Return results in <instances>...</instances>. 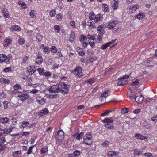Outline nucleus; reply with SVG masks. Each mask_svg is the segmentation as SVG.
<instances>
[{
	"label": "nucleus",
	"instance_id": "f257e3e1",
	"mask_svg": "<svg viewBox=\"0 0 157 157\" xmlns=\"http://www.w3.org/2000/svg\"><path fill=\"white\" fill-rule=\"evenodd\" d=\"M113 121L111 118H106L102 120V122L105 124V127L109 129H111L113 128Z\"/></svg>",
	"mask_w": 157,
	"mask_h": 157
},
{
	"label": "nucleus",
	"instance_id": "f03ea898",
	"mask_svg": "<svg viewBox=\"0 0 157 157\" xmlns=\"http://www.w3.org/2000/svg\"><path fill=\"white\" fill-rule=\"evenodd\" d=\"M129 77V75H125L121 77L118 79L117 85L122 86L126 84L128 82L127 79Z\"/></svg>",
	"mask_w": 157,
	"mask_h": 157
},
{
	"label": "nucleus",
	"instance_id": "7ed1b4c3",
	"mask_svg": "<svg viewBox=\"0 0 157 157\" xmlns=\"http://www.w3.org/2000/svg\"><path fill=\"white\" fill-rule=\"evenodd\" d=\"M92 136L90 133H87L84 137V143L87 145H90L92 143Z\"/></svg>",
	"mask_w": 157,
	"mask_h": 157
},
{
	"label": "nucleus",
	"instance_id": "20e7f679",
	"mask_svg": "<svg viewBox=\"0 0 157 157\" xmlns=\"http://www.w3.org/2000/svg\"><path fill=\"white\" fill-rule=\"evenodd\" d=\"M11 57L12 56L10 54H9L7 56H6L5 54H0V63H2L3 62H5L8 63Z\"/></svg>",
	"mask_w": 157,
	"mask_h": 157
},
{
	"label": "nucleus",
	"instance_id": "39448f33",
	"mask_svg": "<svg viewBox=\"0 0 157 157\" xmlns=\"http://www.w3.org/2000/svg\"><path fill=\"white\" fill-rule=\"evenodd\" d=\"M59 87L60 92H61L63 94H65L68 92L69 88L68 85H66L63 83H62L59 84Z\"/></svg>",
	"mask_w": 157,
	"mask_h": 157
},
{
	"label": "nucleus",
	"instance_id": "423d86ee",
	"mask_svg": "<svg viewBox=\"0 0 157 157\" xmlns=\"http://www.w3.org/2000/svg\"><path fill=\"white\" fill-rule=\"evenodd\" d=\"M82 69L81 67L78 66L75 69L72 71V72L77 77H80L83 76L82 73Z\"/></svg>",
	"mask_w": 157,
	"mask_h": 157
},
{
	"label": "nucleus",
	"instance_id": "0eeeda50",
	"mask_svg": "<svg viewBox=\"0 0 157 157\" xmlns=\"http://www.w3.org/2000/svg\"><path fill=\"white\" fill-rule=\"evenodd\" d=\"M48 91L50 93H56L60 92L59 89V84L58 85H53L51 86L49 89Z\"/></svg>",
	"mask_w": 157,
	"mask_h": 157
},
{
	"label": "nucleus",
	"instance_id": "6e6552de",
	"mask_svg": "<svg viewBox=\"0 0 157 157\" xmlns=\"http://www.w3.org/2000/svg\"><path fill=\"white\" fill-rule=\"evenodd\" d=\"M134 99L136 102L138 103H140L143 100L144 97L140 93H137L136 94V96Z\"/></svg>",
	"mask_w": 157,
	"mask_h": 157
},
{
	"label": "nucleus",
	"instance_id": "1a4fd4ad",
	"mask_svg": "<svg viewBox=\"0 0 157 157\" xmlns=\"http://www.w3.org/2000/svg\"><path fill=\"white\" fill-rule=\"evenodd\" d=\"M25 90H24L21 94L17 96L20 100L22 101L25 100L29 98V96L26 94L25 93Z\"/></svg>",
	"mask_w": 157,
	"mask_h": 157
},
{
	"label": "nucleus",
	"instance_id": "9d476101",
	"mask_svg": "<svg viewBox=\"0 0 157 157\" xmlns=\"http://www.w3.org/2000/svg\"><path fill=\"white\" fill-rule=\"evenodd\" d=\"M117 24V22L115 20H113L112 22L107 24L106 27L109 29H112Z\"/></svg>",
	"mask_w": 157,
	"mask_h": 157
},
{
	"label": "nucleus",
	"instance_id": "9b49d317",
	"mask_svg": "<svg viewBox=\"0 0 157 157\" xmlns=\"http://www.w3.org/2000/svg\"><path fill=\"white\" fill-rule=\"evenodd\" d=\"M43 61V60L40 53L38 54L35 59V63L36 64L40 65L42 63Z\"/></svg>",
	"mask_w": 157,
	"mask_h": 157
},
{
	"label": "nucleus",
	"instance_id": "f8f14e48",
	"mask_svg": "<svg viewBox=\"0 0 157 157\" xmlns=\"http://www.w3.org/2000/svg\"><path fill=\"white\" fill-rule=\"evenodd\" d=\"M46 100V98L42 97L40 96L36 98V100L38 104L41 105H43Z\"/></svg>",
	"mask_w": 157,
	"mask_h": 157
},
{
	"label": "nucleus",
	"instance_id": "ddd939ff",
	"mask_svg": "<svg viewBox=\"0 0 157 157\" xmlns=\"http://www.w3.org/2000/svg\"><path fill=\"white\" fill-rule=\"evenodd\" d=\"M40 48L43 49V52L46 54H48L49 52L50 49L48 47H47L44 45V44H42L40 45Z\"/></svg>",
	"mask_w": 157,
	"mask_h": 157
},
{
	"label": "nucleus",
	"instance_id": "4468645a",
	"mask_svg": "<svg viewBox=\"0 0 157 157\" xmlns=\"http://www.w3.org/2000/svg\"><path fill=\"white\" fill-rule=\"evenodd\" d=\"M49 111L48 109L47 108H45L41 111L40 112L38 113V115L40 116H42L48 113Z\"/></svg>",
	"mask_w": 157,
	"mask_h": 157
},
{
	"label": "nucleus",
	"instance_id": "2eb2a0df",
	"mask_svg": "<svg viewBox=\"0 0 157 157\" xmlns=\"http://www.w3.org/2000/svg\"><path fill=\"white\" fill-rule=\"evenodd\" d=\"M110 94V92L108 90H107L104 92H103L101 95L100 99H101V98L102 97H104V98H106L107 97L109 96V95Z\"/></svg>",
	"mask_w": 157,
	"mask_h": 157
},
{
	"label": "nucleus",
	"instance_id": "dca6fc26",
	"mask_svg": "<svg viewBox=\"0 0 157 157\" xmlns=\"http://www.w3.org/2000/svg\"><path fill=\"white\" fill-rule=\"evenodd\" d=\"M135 137L136 139L140 140H144L147 139V137L145 136H143L140 134H136L135 135Z\"/></svg>",
	"mask_w": 157,
	"mask_h": 157
},
{
	"label": "nucleus",
	"instance_id": "f3484780",
	"mask_svg": "<svg viewBox=\"0 0 157 157\" xmlns=\"http://www.w3.org/2000/svg\"><path fill=\"white\" fill-rule=\"evenodd\" d=\"M12 40L10 39H7L4 41L3 46L4 47H7L11 43Z\"/></svg>",
	"mask_w": 157,
	"mask_h": 157
},
{
	"label": "nucleus",
	"instance_id": "a211bd4d",
	"mask_svg": "<svg viewBox=\"0 0 157 157\" xmlns=\"http://www.w3.org/2000/svg\"><path fill=\"white\" fill-rule=\"evenodd\" d=\"M13 128H5L4 129H1V132H3V133L9 134L12 132Z\"/></svg>",
	"mask_w": 157,
	"mask_h": 157
},
{
	"label": "nucleus",
	"instance_id": "6ab92c4d",
	"mask_svg": "<svg viewBox=\"0 0 157 157\" xmlns=\"http://www.w3.org/2000/svg\"><path fill=\"white\" fill-rule=\"evenodd\" d=\"M95 18L94 21L95 23H96L98 21H101L102 20V17L101 15L99 14H97L96 15V16H95Z\"/></svg>",
	"mask_w": 157,
	"mask_h": 157
},
{
	"label": "nucleus",
	"instance_id": "aec40b11",
	"mask_svg": "<svg viewBox=\"0 0 157 157\" xmlns=\"http://www.w3.org/2000/svg\"><path fill=\"white\" fill-rule=\"evenodd\" d=\"M75 38V32L72 31L71 32V34L70 36L69 41L71 43H72L74 42V40Z\"/></svg>",
	"mask_w": 157,
	"mask_h": 157
},
{
	"label": "nucleus",
	"instance_id": "412c9836",
	"mask_svg": "<svg viewBox=\"0 0 157 157\" xmlns=\"http://www.w3.org/2000/svg\"><path fill=\"white\" fill-rule=\"evenodd\" d=\"M138 80H136L135 81L133 82L132 84L129 86V90H130L132 88H135V86L138 85Z\"/></svg>",
	"mask_w": 157,
	"mask_h": 157
},
{
	"label": "nucleus",
	"instance_id": "4be33fe9",
	"mask_svg": "<svg viewBox=\"0 0 157 157\" xmlns=\"http://www.w3.org/2000/svg\"><path fill=\"white\" fill-rule=\"evenodd\" d=\"M27 71L29 72V74L31 75L35 71L36 69L35 67L33 66H30L28 67Z\"/></svg>",
	"mask_w": 157,
	"mask_h": 157
},
{
	"label": "nucleus",
	"instance_id": "5701e85b",
	"mask_svg": "<svg viewBox=\"0 0 157 157\" xmlns=\"http://www.w3.org/2000/svg\"><path fill=\"white\" fill-rule=\"evenodd\" d=\"M117 154V152L110 151L108 153V155L109 157H116Z\"/></svg>",
	"mask_w": 157,
	"mask_h": 157
},
{
	"label": "nucleus",
	"instance_id": "b1692460",
	"mask_svg": "<svg viewBox=\"0 0 157 157\" xmlns=\"http://www.w3.org/2000/svg\"><path fill=\"white\" fill-rule=\"evenodd\" d=\"M0 82L5 84H8L10 83V81L4 78H0Z\"/></svg>",
	"mask_w": 157,
	"mask_h": 157
},
{
	"label": "nucleus",
	"instance_id": "393cba45",
	"mask_svg": "<svg viewBox=\"0 0 157 157\" xmlns=\"http://www.w3.org/2000/svg\"><path fill=\"white\" fill-rule=\"evenodd\" d=\"M77 51L79 55L81 56H84L85 53L82 48L79 47H77Z\"/></svg>",
	"mask_w": 157,
	"mask_h": 157
},
{
	"label": "nucleus",
	"instance_id": "a878e982",
	"mask_svg": "<svg viewBox=\"0 0 157 157\" xmlns=\"http://www.w3.org/2000/svg\"><path fill=\"white\" fill-rule=\"evenodd\" d=\"M18 4L23 9H25L27 8L26 4L22 1H19Z\"/></svg>",
	"mask_w": 157,
	"mask_h": 157
},
{
	"label": "nucleus",
	"instance_id": "bb28decb",
	"mask_svg": "<svg viewBox=\"0 0 157 157\" xmlns=\"http://www.w3.org/2000/svg\"><path fill=\"white\" fill-rule=\"evenodd\" d=\"M114 3L112 5V8L114 10H116L118 7V0H113Z\"/></svg>",
	"mask_w": 157,
	"mask_h": 157
},
{
	"label": "nucleus",
	"instance_id": "cd10ccee",
	"mask_svg": "<svg viewBox=\"0 0 157 157\" xmlns=\"http://www.w3.org/2000/svg\"><path fill=\"white\" fill-rule=\"evenodd\" d=\"M1 120L0 121L2 123L6 124L9 121V118L7 117H0Z\"/></svg>",
	"mask_w": 157,
	"mask_h": 157
},
{
	"label": "nucleus",
	"instance_id": "c85d7f7f",
	"mask_svg": "<svg viewBox=\"0 0 157 157\" xmlns=\"http://www.w3.org/2000/svg\"><path fill=\"white\" fill-rule=\"evenodd\" d=\"M36 11L34 10H31L29 12V15L32 18H35L36 17Z\"/></svg>",
	"mask_w": 157,
	"mask_h": 157
},
{
	"label": "nucleus",
	"instance_id": "c756f323",
	"mask_svg": "<svg viewBox=\"0 0 157 157\" xmlns=\"http://www.w3.org/2000/svg\"><path fill=\"white\" fill-rule=\"evenodd\" d=\"M29 123L28 121H23L22 122V124H21L20 127L21 128H24L29 124Z\"/></svg>",
	"mask_w": 157,
	"mask_h": 157
},
{
	"label": "nucleus",
	"instance_id": "7c9ffc66",
	"mask_svg": "<svg viewBox=\"0 0 157 157\" xmlns=\"http://www.w3.org/2000/svg\"><path fill=\"white\" fill-rule=\"evenodd\" d=\"M0 143L2 145L7 144V142L5 137H0Z\"/></svg>",
	"mask_w": 157,
	"mask_h": 157
},
{
	"label": "nucleus",
	"instance_id": "2f4dec72",
	"mask_svg": "<svg viewBox=\"0 0 157 157\" xmlns=\"http://www.w3.org/2000/svg\"><path fill=\"white\" fill-rule=\"evenodd\" d=\"M134 92L132 90L128 92L127 93V96L130 99H133L134 97Z\"/></svg>",
	"mask_w": 157,
	"mask_h": 157
},
{
	"label": "nucleus",
	"instance_id": "473e14b6",
	"mask_svg": "<svg viewBox=\"0 0 157 157\" xmlns=\"http://www.w3.org/2000/svg\"><path fill=\"white\" fill-rule=\"evenodd\" d=\"M20 29V27L18 25H13L11 28L10 30L12 31H19Z\"/></svg>",
	"mask_w": 157,
	"mask_h": 157
},
{
	"label": "nucleus",
	"instance_id": "72a5a7b5",
	"mask_svg": "<svg viewBox=\"0 0 157 157\" xmlns=\"http://www.w3.org/2000/svg\"><path fill=\"white\" fill-rule=\"evenodd\" d=\"M81 152L79 150H76L74 151L73 153V155L75 157H78L80 155Z\"/></svg>",
	"mask_w": 157,
	"mask_h": 157
},
{
	"label": "nucleus",
	"instance_id": "f704fd0d",
	"mask_svg": "<svg viewBox=\"0 0 157 157\" xmlns=\"http://www.w3.org/2000/svg\"><path fill=\"white\" fill-rule=\"evenodd\" d=\"M95 16L96 15L94 14L93 12H91L89 14V20L92 21L93 20H94L95 18Z\"/></svg>",
	"mask_w": 157,
	"mask_h": 157
},
{
	"label": "nucleus",
	"instance_id": "c9c22d12",
	"mask_svg": "<svg viewBox=\"0 0 157 157\" xmlns=\"http://www.w3.org/2000/svg\"><path fill=\"white\" fill-rule=\"evenodd\" d=\"M31 78V77L29 76H27V75H25L23 76L22 78L24 80L28 82H29L32 80Z\"/></svg>",
	"mask_w": 157,
	"mask_h": 157
},
{
	"label": "nucleus",
	"instance_id": "e433bc0d",
	"mask_svg": "<svg viewBox=\"0 0 157 157\" xmlns=\"http://www.w3.org/2000/svg\"><path fill=\"white\" fill-rule=\"evenodd\" d=\"M134 151L133 154L134 155H141L143 153L141 151L137 149L134 150Z\"/></svg>",
	"mask_w": 157,
	"mask_h": 157
},
{
	"label": "nucleus",
	"instance_id": "4c0bfd02",
	"mask_svg": "<svg viewBox=\"0 0 157 157\" xmlns=\"http://www.w3.org/2000/svg\"><path fill=\"white\" fill-rule=\"evenodd\" d=\"M48 150V147L46 146L43 147L41 149L40 151L42 154H44Z\"/></svg>",
	"mask_w": 157,
	"mask_h": 157
},
{
	"label": "nucleus",
	"instance_id": "58836bf2",
	"mask_svg": "<svg viewBox=\"0 0 157 157\" xmlns=\"http://www.w3.org/2000/svg\"><path fill=\"white\" fill-rule=\"evenodd\" d=\"M57 135L62 138H64V132L62 130L59 131L57 133Z\"/></svg>",
	"mask_w": 157,
	"mask_h": 157
},
{
	"label": "nucleus",
	"instance_id": "ea45409f",
	"mask_svg": "<svg viewBox=\"0 0 157 157\" xmlns=\"http://www.w3.org/2000/svg\"><path fill=\"white\" fill-rule=\"evenodd\" d=\"M97 33L100 35H103L104 33V29H101L98 27L97 29Z\"/></svg>",
	"mask_w": 157,
	"mask_h": 157
},
{
	"label": "nucleus",
	"instance_id": "a19ab883",
	"mask_svg": "<svg viewBox=\"0 0 157 157\" xmlns=\"http://www.w3.org/2000/svg\"><path fill=\"white\" fill-rule=\"evenodd\" d=\"M54 29L56 32L58 33L60 32L61 28L59 25H55L54 26Z\"/></svg>",
	"mask_w": 157,
	"mask_h": 157
},
{
	"label": "nucleus",
	"instance_id": "79ce46f5",
	"mask_svg": "<svg viewBox=\"0 0 157 157\" xmlns=\"http://www.w3.org/2000/svg\"><path fill=\"white\" fill-rule=\"evenodd\" d=\"M102 8H103V10L104 12H107L108 11V6L107 4H103Z\"/></svg>",
	"mask_w": 157,
	"mask_h": 157
},
{
	"label": "nucleus",
	"instance_id": "37998d69",
	"mask_svg": "<svg viewBox=\"0 0 157 157\" xmlns=\"http://www.w3.org/2000/svg\"><path fill=\"white\" fill-rule=\"evenodd\" d=\"M110 43L109 42L101 46V48L103 50L105 49L110 45Z\"/></svg>",
	"mask_w": 157,
	"mask_h": 157
},
{
	"label": "nucleus",
	"instance_id": "c03bdc74",
	"mask_svg": "<svg viewBox=\"0 0 157 157\" xmlns=\"http://www.w3.org/2000/svg\"><path fill=\"white\" fill-rule=\"evenodd\" d=\"M3 71L5 73H7L9 72H10L11 71V67H7L4 68Z\"/></svg>",
	"mask_w": 157,
	"mask_h": 157
},
{
	"label": "nucleus",
	"instance_id": "a18cd8bd",
	"mask_svg": "<svg viewBox=\"0 0 157 157\" xmlns=\"http://www.w3.org/2000/svg\"><path fill=\"white\" fill-rule=\"evenodd\" d=\"M87 39V37L84 35L81 36V38L80 39V41L81 42H83V41L86 40Z\"/></svg>",
	"mask_w": 157,
	"mask_h": 157
},
{
	"label": "nucleus",
	"instance_id": "49530a36",
	"mask_svg": "<svg viewBox=\"0 0 157 157\" xmlns=\"http://www.w3.org/2000/svg\"><path fill=\"white\" fill-rule=\"evenodd\" d=\"M139 6L138 4L133 6H130V9L132 10H135L138 8Z\"/></svg>",
	"mask_w": 157,
	"mask_h": 157
},
{
	"label": "nucleus",
	"instance_id": "de8ad7c7",
	"mask_svg": "<svg viewBox=\"0 0 157 157\" xmlns=\"http://www.w3.org/2000/svg\"><path fill=\"white\" fill-rule=\"evenodd\" d=\"M86 25L89 26H92L93 25H95L94 23L92 21L90 20H89L87 22Z\"/></svg>",
	"mask_w": 157,
	"mask_h": 157
},
{
	"label": "nucleus",
	"instance_id": "09e8293b",
	"mask_svg": "<svg viewBox=\"0 0 157 157\" xmlns=\"http://www.w3.org/2000/svg\"><path fill=\"white\" fill-rule=\"evenodd\" d=\"M56 14V11L54 10H51L49 13V15L51 17H54Z\"/></svg>",
	"mask_w": 157,
	"mask_h": 157
},
{
	"label": "nucleus",
	"instance_id": "8fccbe9b",
	"mask_svg": "<svg viewBox=\"0 0 157 157\" xmlns=\"http://www.w3.org/2000/svg\"><path fill=\"white\" fill-rule=\"evenodd\" d=\"M84 135L83 133L81 132L78 134L76 137V139L79 140L80 139L82 138L83 136Z\"/></svg>",
	"mask_w": 157,
	"mask_h": 157
},
{
	"label": "nucleus",
	"instance_id": "3c124183",
	"mask_svg": "<svg viewBox=\"0 0 157 157\" xmlns=\"http://www.w3.org/2000/svg\"><path fill=\"white\" fill-rule=\"evenodd\" d=\"M141 155L147 157H151L152 156V154L149 152L143 153L142 154H141Z\"/></svg>",
	"mask_w": 157,
	"mask_h": 157
},
{
	"label": "nucleus",
	"instance_id": "603ef678",
	"mask_svg": "<svg viewBox=\"0 0 157 157\" xmlns=\"http://www.w3.org/2000/svg\"><path fill=\"white\" fill-rule=\"evenodd\" d=\"M37 71L40 74L44 75V69L40 68L37 69Z\"/></svg>",
	"mask_w": 157,
	"mask_h": 157
},
{
	"label": "nucleus",
	"instance_id": "864d4df0",
	"mask_svg": "<svg viewBox=\"0 0 157 157\" xmlns=\"http://www.w3.org/2000/svg\"><path fill=\"white\" fill-rule=\"evenodd\" d=\"M2 11L3 16L6 18H9V15L8 14V12L7 10L6 11L5 10H2Z\"/></svg>",
	"mask_w": 157,
	"mask_h": 157
},
{
	"label": "nucleus",
	"instance_id": "5fc2aeb1",
	"mask_svg": "<svg viewBox=\"0 0 157 157\" xmlns=\"http://www.w3.org/2000/svg\"><path fill=\"white\" fill-rule=\"evenodd\" d=\"M13 87L14 90H18L21 89V86L19 84H17L13 86Z\"/></svg>",
	"mask_w": 157,
	"mask_h": 157
},
{
	"label": "nucleus",
	"instance_id": "6e6d98bb",
	"mask_svg": "<svg viewBox=\"0 0 157 157\" xmlns=\"http://www.w3.org/2000/svg\"><path fill=\"white\" fill-rule=\"evenodd\" d=\"M36 39L39 41H40L42 39V36L40 34H37L36 36Z\"/></svg>",
	"mask_w": 157,
	"mask_h": 157
},
{
	"label": "nucleus",
	"instance_id": "4d7b16f0",
	"mask_svg": "<svg viewBox=\"0 0 157 157\" xmlns=\"http://www.w3.org/2000/svg\"><path fill=\"white\" fill-rule=\"evenodd\" d=\"M25 42V40L24 38H20L18 39V43L19 44L22 45Z\"/></svg>",
	"mask_w": 157,
	"mask_h": 157
},
{
	"label": "nucleus",
	"instance_id": "13d9d810",
	"mask_svg": "<svg viewBox=\"0 0 157 157\" xmlns=\"http://www.w3.org/2000/svg\"><path fill=\"white\" fill-rule=\"evenodd\" d=\"M144 17V15L143 13H140L136 16L137 18L140 19H142Z\"/></svg>",
	"mask_w": 157,
	"mask_h": 157
},
{
	"label": "nucleus",
	"instance_id": "bf43d9fd",
	"mask_svg": "<svg viewBox=\"0 0 157 157\" xmlns=\"http://www.w3.org/2000/svg\"><path fill=\"white\" fill-rule=\"evenodd\" d=\"M56 18L57 20H61L62 18V15L61 13L57 14L56 17Z\"/></svg>",
	"mask_w": 157,
	"mask_h": 157
},
{
	"label": "nucleus",
	"instance_id": "052dcab7",
	"mask_svg": "<svg viewBox=\"0 0 157 157\" xmlns=\"http://www.w3.org/2000/svg\"><path fill=\"white\" fill-rule=\"evenodd\" d=\"M39 90L36 89H33L30 90V91L29 92L31 94H35L37 93Z\"/></svg>",
	"mask_w": 157,
	"mask_h": 157
},
{
	"label": "nucleus",
	"instance_id": "680f3d73",
	"mask_svg": "<svg viewBox=\"0 0 157 157\" xmlns=\"http://www.w3.org/2000/svg\"><path fill=\"white\" fill-rule=\"evenodd\" d=\"M28 57L27 56H25L22 59V63L25 64L28 63Z\"/></svg>",
	"mask_w": 157,
	"mask_h": 157
},
{
	"label": "nucleus",
	"instance_id": "e2e57ef3",
	"mask_svg": "<svg viewBox=\"0 0 157 157\" xmlns=\"http://www.w3.org/2000/svg\"><path fill=\"white\" fill-rule=\"evenodd\" d=\"M35 145H34L32 146H31L29 148L28 151L27 152V154H30L32 152V150L33 148L35 146Z\"/></svg>",
	"mask_w": 157,
	"mask_h": 157
},
{
	"label": "nucleus",
	"instance_id": "0e129e2a",
	"mask_svg": "<svg viewBox=\"0 0 157 157\" xmlns=\"http://www.w3.org/2000/svg\"><path fill=\"white\" fill-rule=\"evenodd\" d=\"M87 39H89V40H94L95 39V38L94 36L91 35L89 34H88L87 35Z\"/></svg>",
	"mask_w": 157,
	"mask_h": 157
},
{
	"label": "nucleus",
	"instance_id": "69168bd1",
	"mask_svg": "<svg viewBox=\"0 0 157 157\" xmlns=\"http://www.w3.org/2000/svg\"><path fill=\"white\" fill-rule=\"evenodd\" d=\"M109 143L107 140L103 142L102 144V145L103 147H108L109 145Z\"/></svg>",
	"mask_w": 157,
	"mask_h": 157
},
{
	"label": "nucleus",
	"instance_id": "338daca9",
	"mask_svg": "<svg viewBox=\"0 0 157 157\" xmlns=\"http://www.w3.org/2000/svg\"><path fill=\"white\" fill-rule=\"evenodd\" d=\"M111 112L110 110H105V112L101 114V116H105Z\"/></svg>",
	"mask_w": 157,
	"mask_h": 157
},
{
	"label": "nucleus",
	"instance_id": "774afa93",
	"mask_svg": "<svg viewBox=\"0 0 157 157\" xmlns=\"http://www.w3.org/2000/svg\"><path fill=\"white\" fill-rule=\"evenodd\" d=\"M8 102L6 101H5L3 102V104L4 109H6L8 108Z\"/></svg>",
	"mask_w": 157,
	"mask_h": 157
}]
</instances>
